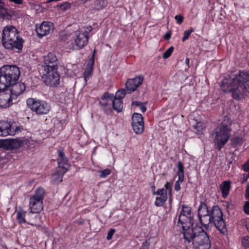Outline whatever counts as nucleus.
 Here are the masks:
<instances>
[{"label":"nucleus","instance_id":"nucleus-1","mask_svg":"<svg viewBox=\"0 0 249 249\" xmlns=\"http://www.w3.org/2000/svg\"><path fill=\"white\" fill-rule=\"evenodd\" d=\"M221 87L224 92H231L234 100H243L249 89V71L243 70L231 73L229 79L222 81Z\"/></svg>","mask_w":249,"mask_h":249},{"label":"nucleus","instance_id":"nucleus-2","mask_svg":"<svg viewBox=\"0 0 249 249\" xmlns=\"http://www.w3.org/2000/svg\"><path fill=\"white\" fill-rule=\"evenodd\" d=\"M18 67L15 65H5L0 68V90H3L12 86L11 94L18 97L26 89L24 83L17 81L20 75Z\"/></svg>","mask_w":249,"mask_h":249},{"label":"nucleus","instance_id":"nucleus-3","mask_svg":"<svg viewBox=\"0 0 249 249\" xmlns=\"http://www.w3.org/2000/svg\"><path fill=\"white\" fill-rule=\"evenodd\" d=\"M183 239L188 243L192 242L195 249H209L211 246L209 236L203 228L196 225L188 227L183 232Z\"/></svg>","mask_w":249,"mask_h":249},{"label":"nucleus","instance_id":"nucleus-4","mask_svg":"<svg viewBox=\"0 0 249 249\" xmlns=\"http://www.w3.org/2000/svg\"><path fill=\"white\" fill-rule=\"evenodd\" d=\"M24 40L19 36L17 29L11 25L5 27L2 31L1 43L5 49L20 53Z\"/></svg>","mask_w":249,"mask_h":249},{"label":"nucleus","instance_id":"nucleus-5","mask_svg":"<svg viewBox=\"0 0 249 249\" xmlns=\"http://www.w3.org/2000/svg\"><path fill=\"white\" fill-rule=\"evenodd\" d=\"M231 121L227 117H224L221 124L216 128L214 141L217 144V148L220 150L228 141L231 136Z\"/></svg>","mask_w":249,"mask_h":249},{"label":"nucleus","instance_id":"nucleus-6","mask_svg":"<svg viewBox=\"0 0 249 249\" xmlns=\"http://www.w3.org/2000/svg\"><path fill=\"white\" fill-rule=\"evenodd\" d=\"M194 214L191 208L183 205L182 209L178 216L177 226L182 229L181 232H184L189 227H195Z\"/></svg>","mask_w":249,"mask_h":249},{"label":"nucleus","instance_id":"nucleus-7","mask_svg":"<svg viewBox=\"0 0 249 249\" xmlns=\"http://www.w3.org/2000/svg\"><path fill=\"white\" fill-rule=\"evenodd\" d=\"M211 216L213 224L220 233L225 235L227 232L226 223L223 219V214L219 206L215 205L212 207L210 210Z\"/></svg>","mask_w":249,"mask_h":249},{"label":"nucleus","instance_id":"nucleus-8","mask_svg":"<svg viewBox=\"0 0 249 249\" xmlns=\"http://www.w3.org/2000/svg\"><path fill=\"white\" fill-rule=\"evenodd\" d=\"M57 68H43L40 70L42 79L46 85L56 87L60 83V75L57 71Z\"/></svg>","mask_w":249,"mask_h":249},{"label":"nucleus","instance_id":"nucleus-9","mask_svg":"<svg viewBox=\"0 0 249 249\" xmlns=\"http://www.w3.org/2000/svg\"><path fill=\"white\" fill-rule=\"evenodd\" d=\"M45 194V190L43 188H39L36 190L35 194L31 197L29 205L32 214L39 213L43 210V199Z\"/></svg>","mask_w":249,"mask_h":249},{"label":"nucleus","instance_id":"nucleus-10","mask_svg":"<svg viewBox=\"0 0 249 249\" xmlns=\"http://www.w3.org/2000/svg\"><path fill=\"white\" fill-rule=\"evenodd\" d=\"M28 107L38 115L47 114L51 110V106L46 101L30 98L27 100Z\"/></svg>","mask_w":249,"mask_h":249},{"label":"nucleus","instance_id":"nucleus-11","mask_svg":"<svg viewBox=\"0 0 249 249\" xmlns=\"http://www.w3.org/2000/svg\"><path fill=\"white\" fill-rule=\"evenodd\" d=\"M73 41L71 42V48L72 50H78L84 48L89 42V32L87 31L74 32Z\"/></svg>","mask_w":249,"mask_h":249},{"label":"nucleus","instance_id":"nucleus-12","mask_svg":"<svg viewBox=\"0 0 249 249\" xmlns=\"http://www.w3.org/2000/svg\"><path fill=\"white\" fill-rule=\"evenodd\" d=\"M22 129V126H18L16 122L0 121V136H13Z\"/></svg>","mask_w":249,"mask_h":249},{"label":"nucleus","instance_id":"nucleus-13","mask_svg":"<svg viewBox=\"0 0 249 249\" xmlns=\"http://www.w3.org/2000/svg\"><path fill=\"white\" fill-rule=\"evenodd\" d=\"M113 99V94L106 92L101 96L99 101V105L105 113L110 115L112 112V104Z\"/></svg>","mask_w":249,"mask_h":249},{"label":"nucleus","instance_id":"nucleus-14","mask_svg":"<svg viewBox=\"0 0 249 249\" xmlns=\"http://www.w3.org/2000/svg\"><path fill=\"white\" fill-rule=\"evenodd\" d=\"M143 81V76L142 75L128 79L125 83V88L127 93H131L136 90L142 84Z\"/></svg>","mask_w":249,"mask_h":249},{"label":"nucleus","instance_id":"nucleus-15","mask_svg":"<svg viewBox=\"0 0 249 249\" xmlns=\"http://www.w3.org/2000/svg\"><path fill=\"white\" fill-rule=\"evenodd\" d=\"M53 30V24L51 22L43 21L38 27L36 28V32L40 37L45 36Z\"/></svg>","mask_w":249,"mask_h":249},{"label":"nucleus","instance_id":"nucleus-16","mask_svg":"<svg viewBox=\"0 0 249 249\" xmlns=\"http://www.w3.org/2000/svg\"><path fill=\"white\" fill-rule=\"evenodd\" d=\"M5 0H0V18L10 19L12 17L11 14L8 11V9L4 2ZM18 4H22V0H9Z\"/></svg>","mask_w":249,"mask_h":249},{"label":"nucleus","instance_id":"nucleus-17","mask_svg":"<svg viewBox=\"0 0 249 249\" xmlns=\"http://www.w3.org/2000/svg\"><path fill=\"white\" fill-rule=\"evenodd\" d=\"M44 66H42L43 69L48 68H58L57 59L54 53H49L47 55L44 57Z\"/></svg>","mask_w":249,"mask_h":249},{"label":"nucleus","instance_id":"nucleus-18","mask_svg":"<svg viewBox=\"0 0 249 249\" xmlns=\"http://www.w3.org/2000/svg\"><path fill=\"white\" fill-rule=\"evenodd\" d=\"M13 96L10 92L2 91L0 92V107L6 108L12 104Z\"/></svg>","mask_w":249,"mask_h":249},{"label":"nucleus","instance_id":"nucleus-19","mask_svg":"<svg viewBox=\"0 0 249 249\" xmlns=\"http://www.w3.org/2000/svg\"><path fill=\"white\" fill-rule=\"evenodd\" d=\"M58 155L57 159L58 166L59 168L66 169L68 170L69 165L68 164V159L65 155L63 150H59L58 151Z\"/></svg>","mask_w":249,"mask_h":249},{"label":"nucleus","instance_id":"nucleus-20","mask_svg":"<svg viewBox=\"0 0 249 249\" xmlns=\"http://www.w3.org/2000/svg\"><path fill=\"white\" fill-rule=\"evenodd\" d=\"M26 213V212L22 210L17 212V219L19 223H27L33 226L36 227V228H40V225L39 224L34 223L32 221L27 222L25 219Z\"/></svg>","mask_w":249,"mask_h":249},{"label":"nucleus","instance_id":"nucleus-21","mask_svg":"<svg viewBox=\"0 0 249 249\" xmlns=\"http://www.w3.org/2000/svg\"><path fill=\"white\" fill-rule=\"evenodd\" d=\"M198 219L201 225H202L206 230H210V224H213L212 220L210 214L205 215L204 216H199Z\"/></svg>","mask_w":249,"mask_h":249},{"label":"nucleus","instance_id":"nucleus-22","mask_svg":"<svg viewBox=\"0 0 249 249\" xmlns=\"http://www.w3.org/2000/svg\"><path fill=\"white\" fill-rule=\"evenodd\" d=\"M5 148L16 149L21 145V142L17 139L5 140Z\"/></svg>","mask_w":249,"mask_h":249},{"label":"nucleus","instance_id":"nucleus-23","mask_svg":"<svg viewBox=\"0 0 249 249\" xmlns=\"http://www.w3.org/2000/svg\"><path fill=\"white\" fill-rule=\"evenodd\" d=\"M63 171H57L52 175V182L54 184H57L62 181V178L64 174L67 171L66 169H63Z\"/></svg>","mask_w":249,"mask_h":249},{"label":"nucleus","instance_id":"nucleus-24","mask_svg":"<svg viewBox=\"0 0 249 249\" xmlns=\"http://www.w3.org/2000/svg\"><path fill=\"white\" fill-rule=\"evenodd\" d=\"M231 188V182L225 181L220 185V189L221 190L222 197L224 198H226L229 194V191Z\"/></svg>","mask_w":249,"mask_h":249},{"label":"nucleus","instance_id":"nucleus-25","mask_svg":"<svg viewBox=\"0 0 249 249\" xmlns=\"http://www.w3.org/2000/svg\"><path fill=\"white\" fill-rule=\"evenodd\" d=\"M123 107V103L122 100L113 97L112 104V110L113 109L117 112H120L122 111Z\"/></svg>","mask_w":249,"mask_h":249},{"label":"nucleus","instance_id":"nucleus-26","mask_svg":"<svg viewBox=\"0 0 249 249\" xmlns=\"http://www.w3.org/2000/svg\"><path fill=\"white\" fill-rule=\"evenodd\" d=\"M197 212L198 216H204L205 215L210 214V211L205 202H201L198 207Z\"/></svg>","mask_w":249,"mask_h":249},{"label":"nucleus","instance_id":"nucleus-27","mask_svg":"<svg viewBox=\"0 0 249 249\" xmlns=\"http://www.w3.org/2000/svg\"><path fill=\"white\" fill-rule=\"evenodd\" d=\"M74 32H63L60 33V38L64 42H69V41H73V39L74 37Z\"/></svg>","mask_w":249,"mask_h":249},{"label":"nucleus","instance_id":"nucleus-28","mask_svg":"<svg viewBox=\"0 0 249 249\" xmlns=\"http://www.w3.org/2000/svg\"><path fill=\"white\" fill-rule=\"evenodd\" d=\"M136 124H144L142 114L138 113H134L132 116L131 125Z\"/></svg>","mask_w":249,"mask_h":249},{"label":"nucleus","instance_id":"nucleus-29","mask_svg":"<svg viewBox=\"0 0 249 249\" xmlns=\"http://www.w3.org/2000/svg\"><path fill=\"white\" fill-rule=\"evenodd\" d=\"M107 4V0H95L94 3V8L97 10H100L106 7Z\"/></svg>","mask_w":249,"mask_h":249},{"label":"nucleus","instance_id":"nucleus-30","mask_svg":"<svg viewBox=\"0 0 249 249\" xmlns=\"http://www.w3.org/2000/svg\"><path fill=\"white\" fill-rule=\"evenodd\" d=\"M205 128V124L201 122H196L195 124L193 125V130L196 134H201L202 131Z\"/></svg>","mask_w":249,"mask_h":249},{"label":"nucleus","instance_id":"nucleus-31","mask_svg":"<svg viewBox=\"0 0 249 249\" xmlns=\"http://www.w3.org/2000/svg\"><path fill=\"white\" fill-rule=\"evenodd\" d=\"M167 199V196L166 194L164 195H161L159 197L156 198V201L155 202V205L157 207L162 206Z\"/></svg>","mask_w":249,"mask_h":249},{"label":"nucleus","instance_id":"nucleus-32","mask_svg":"<svg viewBox=\"0 0 249 249\" xmlns=\"http://www.w3.org/2000/svg\"><path fill=\"white\" fill-rule=\"evenodd\" d=\"M134 131L137 134L142 133L144 130V124H136L132 125Z\"/></svg>","mask_w":249,"mask_h":249},{"label":"nucleus","instance_id":"nucleus-33","mask_svg":"<svg viewBox=\"0 0 249 249\" xmlns=\"http://www.w3.org/2000/svg\"><path fill=\"white\" fill-rule=\"evenodd\" d=\"M177 167L178 168L177 174L179 177V179L180 180L182 178H184V166L182 163L179 161L178 162Z\"/></svg>","mask_w":249,"mask_h":249},{"label":"nucleus","instance_id":"nucleus-34","mask_svg":"<svg viewBox=\"0 0 249 249\" xmlns=\"http://www.w3.org/2000/svg\"><path fill=\"white\" fill-rule=\"evenodd\" d=\"M242 139L239 137H233L231 140V145L232 147H235L238 145L241 144Z\"/></svg>","mask_w":249,"mask_h":249},{"label":"nucleus","instance_id":"nucleus-35","mask_svg":"<svg viewBox=\"0 0 249 249\" xmlns=\"http://www.w3.org/2000/svg\"><path fill=\"white\" fill-rule=\"evenodd\" d=\"M126 93H127V90L124 89H121L118 90L116 92L115 96H114V98L122 100Z\"/></svg>","mask_w":249,"mask_h":249},{"label":"nucleus","instance_id":"nucleus-36","mask_svg":"<svg viewBox=\"0 0 249 249\" xmlns=\"http://www.w3.org/2000/svg\"><path fill=\"white\" fill-rule=\"evenodd\" d=\"M92 71V67L91 66H90L89 64H88L83 73L84 78L86 80H87V79L89 78V76L91 74Z\"/></svg>","mask_w":249,"mask_h":249},{"label":"nucleus","instance_id":"nucleus-37","mask_svg":"<svg viewBox=\"0 0 249 249\" xmlns=\"http://www.w3.org/2000/svg\"><path fill=\"white\" fill-rule=\"evenodd\" d=\"M174 49V47L173 46L170 47L168 48L163 53L162 57L164 59H167L169 58L171 55L172 54Z\"/></svg>","mask_w":249,"mask_h":249},{"label":"nucleus","instance_id":"nucleus-38","mask_svg":"<svg viewBox=\"0 0 249 249\" xmlns=\"http://www.w3.org/2000/svg\"><path fill=\"white\" fill-rule=\"evenodd\" d=\"M194 31V30L192 28L190 30H185L184 32V36L182 38V42H184L188 38L190 34Z\"/></svg>","mask_w":249,"mask_h":249},{"label":"nucleus","instance_id":"nucleus-39","mask_svg":"<svg viewBox=\"0 0 249 249\" xmlns=\"http://www.w3.org/2000/svg\"><path fill=\"white\" fill-rule=\"evenodd\" d=\"M242 245L245 248H249V236H245L242 239Z\"/></svg>","mask_w":249,"mask_h":249},{"label":"nucleus","instance_id":"nucleus-40","mask_svg":"<svg viewBox=\"0 0 249 249\" xmlns=\"http://www.w3.org/2000/svg\"><path fill=\"white\" fill-rule=\"evenodd\" d=\"M56 6L59 7L62 11H65L71 7V4L69 2H64L63 4L57 5Z\"/></svg>","mask_w":249,"mask_h":249},{"label":"nucleus","instance_id":"nucleus-41","mask_svg":"<svg viewBox=\"0 0 249 249\" xmlns=\"http://www.w3.org/2000/svg\"><path fill=\"white\" fill-rule=\"evenodd\" d=\"M111 173V170L108 168L100 172V177L102 178H105Z\"/></svg>","mask_w":249,"mask_h":249},{"label":"nucleus","instance_id":"nucleus-42","mask_svg":"<svg viewBox=\"0 0 249 249\" xmlns=\"http://www.w3.org/2000/svg\"><path fill=\"white\" fill-rule=\"evenodd\" d=\"M153 194L158 196L164 195V194L167 195V191L163 188L159 189L156 192H153Z\"/></svg>","mask_w":249,"mask_h":249},{"label":"nucleus","instance_id":"nucleus-43","mask_svg":"<svg viewBox=\"0 0 249 249\" xmlns=\"http://www.w3.org/2000/svg\"><path fill=\"white\" fill-rule=\"evenodd\" d=\"M184 178H182L180 180L178 178V180L176 181L175 184V190L176 191H178L180 189V184L183 181Z\"/></svg>","mask_w":249,"mask_h":249},{"label":"nucleus","instance_id":"nucleus-44","mask_svg":"<svg viewBox=\"0 0 249 249\" xmlns=\"http://www.w3.org/2000/svg\"><path fill=\"white\" fill-rule=\"evenodd\" d=\"M115 232V230L114 229H110L107 233V240H110L112 239V236L114 234Z\"/></svg>","mask_w":249,"mask_h":249},{"label":"nucleus","instance_id":"nucleus-45","mask_svg":"<svg viewBox=\"0 0 249 249\" xmlns=\"http://www.w3.org/2000/svg\"><path fill=\"white\" fill-rule=\"evenodd\" d=\"M175 18L177 20V23L179 24H181L183 20V17L181 15L176 16Z\"/></svg>","mask_w":249,"mask_h":249},{"label":"nucleus","instance_id":"nucleus-46","mask_svg":"<svg viewBox=\"0 0 249 249\" xmlns=\"http://www.w3.org/2000/svg\"><path fill=\"white\" fill-rule=\"evenodd\" d=\"M242 169L245 171L249 173V159L242 166Z\"/></svg>","mask_w":249,"mask_h":249},{"label":"nucleus","instance_id":"nucleus-47","mask_svg":"<svg viewBox=\"0 0 249 249\" xmlns=\"http://www.w3.org/2000/svg\"><path fill=\"white\" fill-rule=\"evenodd\" d=\"M244 211L245 213L249 214V201L246 202L244 206Z\"/></svg>","mask_w":249,"mask_h":249},{"label":"nucleus","instance_id":"nucleus-48","mask_svg":"<svg viewBox=\"0 0 249 249\" xmlns=\"http://www.w3.org/2000/svg\"><path fill=\"white\" fill-rule=\"evenodd\" d=\"M149 243H148V242L147 241H145V242H144L142 245V247H141V248L140 249H149Z\"/></svg>","mask_w":249,"mask_h":249},{"label":"nucleus","instance_id":"nucleus-49","mask_svg":"<svg viewBox=\"0 0 249 249\" xmlns=\"http://www.w3.org/2000/svg\"><path fill=\"white\" fill-rule=\"evenodd\" d=\"M164 187L166 188V190H168L169 192V193H171L172 192V186L170 184L169 182H166V183L165 184Z\"/></svg>","mask_w":249,"mask_h":249},{"label":"nucleus","instance_id":"nucleus-50","mask_svg":"<svg viewBox=\"0 0 249 249\" xmlns=\"http://www.w3.org/2000/svg\"><path fill=\"white\" fill-rule=\"evenodd\" d=\"M171 32L169 31L166 33L164 36V38L166 40H168L171 38Z\"/></svg>","mask_w":249,"mask_h":249},{"label":"nucleus","instance_id":"nucleus-51","mask_svg":"<svg viewBox=\"0 0 249 249\" xmlns=\"http://www.w3.org/2000/svg\"><path fill=\"white\" fill-rule=\"evenodd\" d=\"M246 198L249 200V184L247 185L246 189Z\"/></svg>","mask_w":249,"mask_h":249},{"label":"nucleus","instance_id":"nucleus-52","mask_svg":"<svg viewBox=\"0 0 249 249\" xmlns=\"http://www.w3.org/2000/svg\"><path fill=\"white\" fill-rule=\"evenodd\" d=\"M146 103H142L141 105L139 107L140 109L142 111V112H144L146 110V107L145 104Z\"/></svg>","mask_w":249,"mask_h":249},{"label":"nucleus","instance_id":"nucleus-53","mask_svg":"<svg viewBox=\"0 0 249 249\" xmlns=\"http://www.w3.org/2000/svg\"><path fill=\"white\" fill-rule=\"evenodd\" d=\"M142 103V102L139 101H133L132 103V106H136L139 107Z\"/></svg>","mask_w":249,"mask_h":249},{"label":"nucleus","instance_id":"nucleus-54","mask_svg":"<svg viewBox=\"0 0 249 249\" xmlns=\"http://www.w3.org/2000/svg\"><path fill=\"white\" fill-rule=\"evenodd\" d=\"M5 140H0V148H5Z\"/></svg>","mask_w":249,"mask_h":249},{"label":"nucleus","instance_id":"nucleus-55","mask_svg":"<svg viewBox=\"0 0 249 249\" xmlns=\"http://www.w3.org/2000/svg\"><path fill=\"white\" fill-rule=\"evenodd\" d=\"M249 178V173L245 176H244L242 183L245 182L247 181V179Z\"/></svg>","mask_w":249,"mask_h":249},{"label":"nucleus","instance_id":"nucleus-56","mask_svg":"<svg viewBox=\"0 0 249 249\" xmlns=\"http://www.w3.org/2000/svg\"><path fill=\"white\" fill-rule=\"evenodd\" d=\"M189 61H190L189 58L188 57L186 58L185 59V63L187 65L188 67H189Z\"/></svg>","mask_w":249,"mask_h":249},{"label":"nucleus","instance_id":"nucleus-57","mask_svg":"<svg viewBox=\"0 0 249 249\" xmlns=\"http://www.w3.org/2000/svg\"><path fill=\"white\" fill-rule=\"evenodd\" d=\"M89 28V31L90 32L91 31V30H92V27L91 26H90Z\"/></svg>","mask_w":249,"mask_h":249},{"label":"nucleus","instance_id":"nucleus-58","mask_svg":"<svg viewBox=\"0 0 249 249\" xmlns=\"http://www.w3.org/2000/svg\"><path fill=\"white\" fill-rule=\"evenodd\" d=\"M95 52V50H94L93 53V55H92V57H94Z\"/></svg>","mask_w":249,"mask_h":249},{"label":"nucleus","instance_id":"nucleus-59","mask_svg":"<svg viewBox=\"0 0 249 249\" xmlns=\"http://www.w3.org/2000/svg\"><path fill=\"white\" fill-rule=\"evenodd\" d=\"M231 163H232V161H230L229 162V163H230V164H231Z\"/></svg>","mask_w":249,"mask_h":249},{"label":"nucleus","instance_id":"nucleus-60","mask_svg":"<svg viewBox=\"0 0 249 249\" xmlns=\"http://www.w3.org/2000/svg\"><path fill=\"white\" fill-rule=\"evenodd\" d=\"M152 187V188H153V189H155V186H153Z\"/></svg>","mask_w":249,"mask_h":249},{"label":"nucleus","instance_id":"nucleus-61","mask_svg":"<svg viewBox=\"0 0 249 249\" xmlns=\"http://www.w3.org/2000/svg\"><path fill=\"white\" fill-rule=\"evenodd\" d=\"M248 230H249V228H248Z\"/></svg>","mask_w":249,"mask_h":249}]
</instances>
